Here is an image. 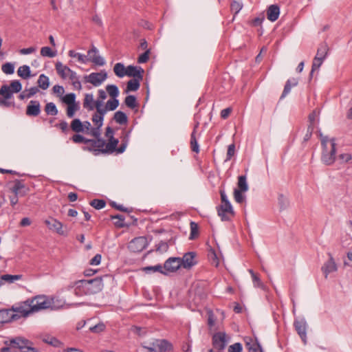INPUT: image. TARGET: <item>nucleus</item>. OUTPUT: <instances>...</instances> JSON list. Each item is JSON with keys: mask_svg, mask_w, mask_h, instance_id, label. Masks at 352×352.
I'll use <instances>...</instances> for the list:
<instances>
[{"mask_svg": "<svg viewBox=\"0 0 352 352\" xmlns=\"http://www.w3.org/2000/svg\"><path fill=\"white\" fill-rule=\"evenodd\" d=\"M22 89V85L18 80L10 82V85H3L0 88V107L8 108L14 106V102L10 101L14 93H19Z\"/></svg>", "mask_w": 352, "mask_h": 352, "instance_id": "f257e3e1", "label": "nucleus"}, {"mask_svg": "<svg viewBox=\"0 0 352 352\" xmlns=\"http://www.w3.org/2000/svg\"><path fill=\"white\" fill-rule=\"evenodd\" d=\"M6 346L1 349V352H37L35 348L30 346L28 340L17 337L6 341Z\"/></svg>", "mask_w": 352, "mask_h": 352, "instance_id": "f03ea898", "label": "nucleus"}, {"mask_svg": "<svg viewBox=\"0 0 352 352\" xmlns=\"http://www.w3.org/2000/svg\"><path fill=\"white\" fill-rule=\"evenodd\" d=\"M27 302H30L32 313L50 308L52 306L51 300L45 296H37L28 299Z\"/></svg>", "mask_w": 352, "mask_h": 352, "instance_id": "7ed1b4c3", "label": "nucleus"}, {"mask_svg": "<svg viewBox=\"0 0 352 352\" xmlns=\"http://www.w3.org/2000/svg\"><path fill=\"white\" fill-rule=\"evenodd\" d=\"M143 347L149 352H165L172 349V345L166 340H156L148 345H143Z\"/></svg>", "mask_w": 352, "mask_h": 352, "instance_id": "20e7f679", "label": "nucleus"}, {"mask_svg": "<svg viewBox=\"0 0 352 352\" xmlns=\"http://www.w3.org/2000/svg\"><path fill=\"white\" fill-rule=\"evenodd\" d=\"M87 293L94 294L100 292L103 288L102 277H96L90 280H85L84 283Z\"/></svg>", "mask_w": 352, "mask_h": 352, "instance_id": "39448f33", "label": "nucleus"}, {"mask_svg": "<svg viewBox=\"0 0 352 352\" xmlns=\"http://www.w3.org/2000/svg\"><path fill=\"white\" fill-rule=\"evenodd\" d=\"M330 142L331 149L329 151L327 150V148L326 149H322L321 157L322 162L327 166L333 164L336 160V144L335 142V139H331Z\"/></svg>", "mask_w": 352, "mask_h": 352, "instance_id": "423d86ee", "label": "nucleus"}, {"mask_svg": "<svg viewBox=\"0 0 352 352\" xmlns=\"http://www.w3.org/2000/svg\"><path fill=\"white\" fill-rule=\"evenodd\" d=\"M107 78V74L104 70L100 72H92L84 76L85 82H89L95 87L100 86Z\"/></svg>", "mask_w": 352, "mask_h": 352, "instance_id": "0eeeda50", "label": "nucleus"}, {"mask_svg": "<svg viewBox=\"0 0 352 352\" xmlns=\"http://www.w3.org/2000/svg\"><path fill=\"white\" fill-rule=\"evenodd\" d=\"M148 245L147 239L145 236H139L132 239L128 245V248L133 252H140Z\"/></svg>", "mask_w": 352, "mask_h": 352, "instance_id": "6e6552de", "label": "nucleus"}, {"mask_svg": "<svg viewBox=\"0 0 352 352\" xmlns=\"http://www.w3.org/2000/svg\"><path fill=\"white\" fill-rule=\"evenodd\" d=\"M218 215L221 217V221H230L234 217L235 212L231 204H221L217 207Z\"/></svg>", "mask_w": 352, "mask_h": 352, "instance_id": "1a4fd4ad", "label": "nucleus"}, {"mask_svg": "<svg viewBox=\"0 0 352 352\" xmlns=\"http://www.w3.org/2000/svg\"><path fill=\"white\" fill-rule=\"evenodd\" d=\"M12 310L17 315V320L22 317H27L30 314L32 313L30 302H27V300L19 305L13 306Z\"/></svg>", "mask_w": 352, "mask_h": 352, "instance_id": "9d476101", "label": "nucleus"}, {"mask_svg": "<svg viewBox=\"0 0 352 352\" xmlns=\"http://www.w3.org/2000/svg\"><path fill=\"white\" fill-rule=\"evenodd\" d=\"M182 267L181 258L179 257H170L168 258L164 264V269L166 272V275L169 273L175 272Z\"/></svg>", "mask_w": 352, "mask_h": 352, "instance_id": "9b49d317", "label": "nucleus"}, {"mask_svg": "<svg viewBox=\"0 0 352 352\" xmlns=\"http://www.w3.org/2000/svg\"><path fill=\"white\" fill-rule=\"evenodd\" d=\"M226 334L224 332H217L212 336V345L218 351H223L227 344Z\"/></svg>", "mask_w": 352, "mask_h": 352, "instance_id": "f8f14e48", "label": "nucleus"}, {"mask_svg": "<svg viewBox=\"0 0 352 352\" xmlns=\"http://www.w3.org/2000/svg\"><path fill=\"white\" fill-rule=\"evenodd\" d=\"M45 223L50 230L56 232L60 235H67V232L63 229V223L57 219L53 217H50L45 221Z\"/></svg>", "mask_w": 352, "mask_h": 352, "instance_id": "ddd939ff", "label": "nucleus"}, {"mask_svg": "<svg viewBox=\"0 0 352 352\" xmlns=\"http://www.w3.org/2000/svg\"><path fill=\"white\" fill-rule=\"evenodd\" d=\"M329 259L326 261L321 267V270L324 275V278H327L330 273L336 272L338 270L337 265L331 253H328Z\"/></svg>", "mask_w": 352, "mask_h": 352, "instance_id": "4468645a", "label": "nucleus"}, {"mask_svg": "<svg viewBox=\"0 0 352 352\" xmlns=\"http://www.w3.org/2000/svg\"><path fill=\"white\" fill-rule=\"evenodd\" d=\"M98 50L92 45L91 49L87 52V58L88 61L92 62L94 64L99 66H103L105 64L104 58L98 54Z\"/></svg>", "mask_w": 352, "mask_h": 352, "instance_id": "2eb2a0df", "label": "nucleus"}, {"mask_svg": "<svg viewBox=\"0 0 352 352\" xmlns=\"http://www.w3.org/2000/svg\"><path fill=\"white\" fill-rule=\"evenodd\" d=\"M294 326L298 334L301 338L303 342H307V322L305 319L296 320L294 322Z\"/></svg>", "mask_w": 352, "mask_h": 352, "instance_id": "dca6fc26", "label": "nucleus"}, {"mask_svg": "<svg viewBox=\"0 0 352 352\" xmlns=\"http://www.w3.org/2000/svg\"><path fill=\"white\" fill-rule=\"evenodd\" d=\"M195 257L196 253L194 252H189L184 254L182 258H181L182 266L185 269L191 268L197 263Z\"/></svg>", "mask_w": 352, "mask_h": 352, "instance_id": "f3484780", "label": "nucleus"}, {"mask_svg": "<svg viewBox=\"0 0 352 352\" xmlns=\"http://www.w3.org/2000/svg\"><path fill=\"white\" fill-rule=\"evenodd\" d=\"M17 315L12 309L0 310V323H8L17 320Z\"/></svg>", "mask_w": 352, "mask_h": 352, "instance_id": "a211bd4d", "label": "nucleus"}, {"mask_svg": "<svg viewBox=\"0 0 352 352\" xmlns=\"http://www.w3.org/2000/svg\"><path fill=\"white\" fill-rule=\"evenodd\" d=\"M25 113L28 116H38L41 113V104L38 100H31L26 107Z\"/></svg>", "mask_w": 352, "mask_h": 352, "instance_id": "6ab92c4d", "label": "nucleus"}, {"mask_svg": "<svg viewBox=\"0 0 352 352\" xmlns=\"http://www.w3.org/2000/svg\"><path fill=\"white\" fill-rule=\"evenodd\" d=\"M245 342L248 352H263V349L256 338L253 340L250 337H246Z\"/></svg>", "mask_w": 352, "mask_h": 352, "instance_id": "aec40b11", "label": "nucleus"}, {"mask_svg": "<svg viewBox=\"0 0 352 352\" xmlns=\"http://www.w3.org/2000/svg\"><path fill=\"white\" fill-rule=\"evenodd\" d=\"M88 143H90L91 146L90 147H84V150H88L89 151H93V152H94L95 155H97L100 152L95 151L94 150L104 148V146L106 144L105 141L101 138H98L96 140H89V141H88Z\"/></svg>", "mask_w": 352, "mask_h": 352, "instance_id": "412c9836", "label": "nucleus"}, {"mask_svg": "<svg viewBox=\"0 0 352 352\" xmlns=\"http://www.w3.org/2000/svg\"><path fill=\"white\" fill-rule=\"evenodd\" d=\"M28 188L25 187L24 184L21 180H15L14 184L12 188V191L16 196L23 197L25 196L28 192Z\"/></svg>", "mask_w": 352, "mask_h": 352, "instance_id": "4be33fe9", "label": "nucleus"}, {"mask_svg": "<svg viewBox=\"0 0 352 352\" xmlns=\"http://www.w3.org/2000/svg\"><path fill=\"white\" fill-rule=\"evenodd\" d=\"M144 69L140 67L129 65L126 67V76L133 77L135 78L142 79Z\"/></svg>", "mask_w": 352, "mask_h": 352, "instance_id": "5701e85b", "label": "nucleus"}, {"mask_svg": "<svg viewBox=\"0 0 352 352\" xmlns=\"http://www.w3.org/2000/svg\"><path fill=\"white\" fill-rule=\"evenodd\" d=\"M280 14V8L276 4L271 5L267 10V18L269 21L274 22L276 21Z\"/></svg>", "mask_w": 352, "mask_h": 352, "instance_id": "b1692460", "label": "nucleus"}, {"mask_svg": "<svg viewBox=\"0 0 352 352\" xmlns=\"http://www.w3.org/2000/svg\"><path fill=\"white\" fill-rule=\"evenodd\" d=\"M118 142V140L115 138L109 139V142L105 144V148H100L94 151L101 152L102 153H113L116 151Z\"/></svg>", "mask_w": 352, "mask_h": 352, "instance_id": "393cba45", "label": "nucleus"}, {"mask_svg": "<svg viewBox=\"0 0 352 352\" xmlns=\"http://www.w3.org/2000/svg\"><path fill=\"white\" fill-rule=\"evenodd\" d=\"M55 67L58 74L63 79L67 78L69 72H71V69L69 67L63 65L60 62H57L56 63Z\"/></svg>", "mask_w": 352, "mask_h": 352, "instance_id": "a878e982", "label": "nucleus"}, {"mask_svg": "<svg viewBox=\"0 0 352 352\" xmlns=\"http://www.w3.org/2000/svg\"><path fill=\"white\" fill-rule=\"evenodd\" d=\"M85 280H80L75 283L74 292L76 296H82L83 295H89L86 289H84Z\"/></svg>", "mask_w": 352, "mask_h": 352, "instance_id": "bb28decb", "label": "nucleus"}, {"mask_svg": "<svg viewBox=\"0 0 352 352\" xmlns=\"http://www.w3.org/2000/svg\"><path fill=\"white\" fill-rule=\"evenodd\" d=\"M298 79L296 78L287 80L280 99H283L290 92L292 87H296L298 85Z\"/></svg>", "mask_w": 352, "mask_h": 352, "instance_id": "cd10ccee", "label": "nucleus"}, {"mask_svg": "<svg viewBox=\"0 0 352 352\" xmlns=\"http://www.w3.org/2000/svg\"><path fill=\"white\" fill-rule=\"evenodd\" d=\"M17 74L23 79H28L31 76L30 67L26 65L19 67L17 70Z\"/></svg>", "mask_w": 352, "mask_h": 352, "instance_id": "c85d7f7f", "label": "nucleus"}, {"mask_svg": "<svg viewBox=\"0 0 352 352\" xmlns=\"http://www.w3.org/2000/svg\"><path fill=\"white\" fill-rule=\"evenodd\" d=\"M328 51V45L324 42L321 43L318 47L316 56L321 58L322 59H325L327 56Z\"/></svg>", "mask_w": 352, "mask_h": 352, "instance_id": "c756f323", "label": "nucleus"}, {"mask_svg": "<svg viewBox=\"0 0 352 352\" xmlns=\"http://www.w3.org/2000/svg\"><path fill=\"white\" fill-rule=\"evenodd\" d=\"M94 100L93 95L91 94H87L85 96L83 100V107L89 111H93L94 109Z\"/></svg>", "mask_w": 352, "mask_h": 352, "instance_id": "7c9ffc66", "label": "nucleus"}, {"mask_svg": "<svg viewBox=\"0 0 352 352\" xmlns=\"http://www.w3.org/2000/svg\"><path fill=\"white\" fill-rule=\"evenodd\" d=\"M142 270L146 273L151 272H160L162 274L166 275V272L164 271V266L160 264L155 266H147L143 267Z\"/></svg>", "mask_w": 352, "mask_h": 352, "instance_id": "2f4dec72", "label": "nucleus"}, {"mask_svg": "<svg viewBox=\"0 0 352 352\" xmlns=\"http://www.w3.org/2000/svg\"><path fill=\"white\" fill-rule=\"evenodd\" d=\"M113 120L119 124H126L128 122L126 113L121 111H116L114 113Z\"/></svg>", "mask_w": 352, "mask_h": 352, "instance_id": "473e14b6", "label": "nucleus"}, {"mask_svg": "<svg viewBox=\"0 0 352 352\" xmlns=\"http://www.w3.org/2000/svg\"><path fill=\"white\" fill-rule=\"evenodd\" d=\"M113 72L119 78H122L124 76H126V68H125L124 65L121 63H118L115 65Z\"/></svg>", "mask_w": 352, "mask_h": 352, "instance_id": "72a5a7b5", "label": "nucleus"}, {"mask_svg": "<svg viewBox=\"0 0 352 352\" xmlns=\"http://www.w3.org/2000/svg\"><path fill=\"white\" fill-rule=\"evenodd\" d=\"M142 79L139 78H133L128 81L126 85L127 91H137L140 87V82Z\"/></svg>", "mask_w": 352, "mask_h": 352, "instance_id": "f704fd0d", "label": "nucleus"}, {"mask_svg": "<svg viewBox=\"0 0 352 352\" xmlns=\"http://www.w3.org/2000/svg\"><path fill=\"white\" fill-rule=\"evenodd\" d=\"M38 85L43 90L47 89L50 85L49 78L45 74H41L37 81Z\"/></svg>", "mask_w": 352, "mask_h": 352, "instance_id": "c9c22d12", "label": "nucleus"}, {"mask_svg": "<svg viewBox=\"0 0 352 352\" xmlns=\"http://www.w3.org/2000/svg\"><path fill=\"white\" fill-rule=\"evenodd\" d=\"M324 60V59H322L321 58H318L317 56L314 57V58L313 60V63H312L311 70V72L309 74V78L310 79L312 78L313 74H314V71L320 68V67L322 65Z\"/></svg>", "mask_w": 352, "mask_h": 352, "instance_id": "e433bc0d", "label": "nucleus"}, {"mask_svg": "<svg viewBox=\"0 0 352 352\" xmlns=\"http://www.w3.org/2000/svg\"><path fill=\"white\" fill-rule=\"evenodd\" d=\"M71 128L72 131L76 133L83 132L84 131L83 124L78 118H76L72 120L71 123Z\"/></svg>", "mask_w": 352, "mask_h": 352, "instance_id": "4c0bfd02", "label": "nucleus"}, {"mask_svg": "<svg viewBox=\"0 0 352 352\" xmlns=\"http://www.w3.org/2000/svg\"><path fill=\"white\" fill-rule=\"evenodd\" d=\"M124 104L126 106L131 109L138 107V103L135 96L133 95L127 96L124 99Z\"/></svg>", "mask_w": 352, "mask_h": 352, "instance_id": "58836bf2", "label": "nucleus"}, {"mask_svg": "<svg viewBox=\"0 0 352 352\" xmlns=\"http://www.w3.org/2000/svg\"><path fill=\"white\" fill-rule=\"evenodd\" d=\"M190 148L195 153L199 152V147L195 135V130H193L190 135Z\"/></svg>", "mask_w": 352, "mask_h": 352, "instance_id": "ea45409f", "label": "nucleus"}, {"mask_svg": "<svg viewBox=\"0 0 352 352\" xmlns=\"http://www.w3.org/2000/svg\"><path fill=\"white\" fill-rule=\"evenodd\" d=\"M106 91L113 98H117L119 95L118 87L115 85H108L106 87Z\"/></svg>", "mask_w": 352, "mask_h": 352, "instance_id": "a19ab883", "label": "nucleus"}, {"mask_svg": "<svg viewBox=\"0 0 352 352\" xmlns=\"http://www.w3.org/2000/svg\"><path fill=\"white\" fill-rule=\"evenodd\" d=\"M68 55L72 58H77L78 60L81 63H85L88 61L87 56L76 52L72 50L69 51Z\"/></svg>", "mask_w": 352, "mask_h": 352, "instance_id": "79ce46f5", "label": "nucleus"}, {"mask_svg": "<svg viewBox=\"0 0 352 352\" xmlns=\"http://www.w3.org/2000/svg\"><path fill=\"white\" fill-rule=\"evenodd\" d=\"M45 111L47 115L51 116H56L58 112L56 106L53 102L47 103L45 107Z\"/></svg>", "mask_w": 352, "mask_h": 352, "instance_id": "37998d69", "label": "nucleus"}, {"mask_svg": "<svg viewBox=\"0 0 352 352\" xmlns=\"http://www.w3.org/2000/svg\"><path fill=\"white\" fill-rule=\"evenodd\" d=\"M238 190L242 191H247L248 190V186L246 182V177L245 175H241L238 178Z\"/></svg>", "mask_w": 352, "mask_h": 352, "instance_id": "c03bdc74", "label": "nucleus"}, {"mask_svg": "<svg viewBox=\"0 0 352 352\" xmlns=\"http://www.w3.org/2000/svg\"><path fill=\"white\" fill-rule=\"evenodd\" d=\"M190 234L189 239L190 240H192V239H195L198 236L199 227H198L197 223H196L194 221L190 222Z\"/></svg>", "mask_w": 352, "mask_h": 352, "instance_id": "a18cd8bd", "label": "nucleus"}, {"mask_svg": "<svg viewBox=\"0 0 352 352\" xmlns=\"http://www.w3.org/2000/svg\"><path fill=\"white\" fill-rule=\"evenodd\" d=\"M119 106V100L117 98H111L106 103V109L109 111H114Z\"/></svg>", "mask_w": 352, "mask_h": 352, "instance_id": "49530a36", "label": "nucleus"}, {"mask_svg": "<svg viewBox=\"0 0 352 352\" xmlns=\"http://www.w3.org/2000/svg\"><path fill=\"white\" fill-rule=\"evenodd\" d=\"M76 95L73 93L67 94L63 97L62 101L68 105L76 104Z\"/></svg>", "mask_w": 352, "mask_h": 352, "instance_id": "de8ad7c7", "label": "nucleus"}, {"mask_svg": "<svg viewBox=\"0 0 352 352\" xmlns=\"http://www.w3.org/2000/svg\"><path fill=\"white\" fill-rule=\"evenodd\" d=\"M90 205L93 208H94L97 210H100V209L103 208L106 206V201L103 199H93L92 201H91Z\"/></svg>", "mask_w": 352, "mask_h": 352, "instance_id": "09e8293b", "label": "nucleus"}, {"mask_svg": "<svg viewBox=\"0 0 352 352\" xmlns=\"http://www.w3.org/2000/svg\"><path fill=\"white\" fill-rule=\"evenodd\" d=\"M45 343H47L53 346L59 347L62 343L56 338L52 336H47L43 339Z\"/></svg>", "mask_w": 352, "mask_h": 352, "instance_id": "8fccbe9b", "label": "nucleus"}, {"mask_svg": "<svg viewBox=\"0 0 352 352\" xmlns=\"http://www.w3.org/2000/svg\"><path fill=\"white\" fill-rule=\"evenodd\" d=\"M41 55L43 56L53 58L56 56V52H53L50 47H43L41 50Z\"/></svg>", "mask_w": 352, "mask_h": 352, "instance_id": "3c124183", "label": "nucleus"}, {"mask_svg": "<svg viewBox=\"0 0 352 352\" xmlns=\"http://www.w3.org/2000/svg\"><path fill=\"white\" fill-rule=\"evenodd\" d=\"M1 69L6 74H12L14 72V65L12 63H6L1 66Z\"/></svg>", "mask_w": 352, "mask_h": 352, "instance_id": "603ef678", "label": "nucleus"}, {"mask_svg": "<svg viewBox=\"0 0 352 352\" xmlns=\"http://www.w3.org/2000/svg\"><path fill=\"white\" fill-rule=\"evenodd\" d=\"M242 8L243 5L241 3L235 0L232 1L230 5V9L232 12H234V17L240 12Z\"/></svg>", "mask_w": 352, "mask_h": 352, "instance_id": "864d4df0", "label": "nucleus"}, {"mask_svg": "<svg viewBox=\"0 0 352 352\" xmlns=\"http://www.w3.org/2000/svg\"><path fill=\"white\" fill-rule=\"evenodd\" d=\"M111 219H118L117 221L114 222V224L118 228H123L125 226L124 224V217L121 214L112 215L111 217Z\"/></svg>", "mask_w": 352, "mask_h": 352, "instance_id": "5fc2aeb1", "label": "nucleus"}, {"mask_svg": "<svg viewBox=\"0 0 352 352\" xmlns=\"http://www.w3.org/2000/svg\"><path fill=\"white\" fill-rule=\"evenodd\" d=\"M243 192L244 191L238 190L237 188H235L234 190V200L239 204L243 203L245 200V196L243 195Z\"/></svg>", "mask_w": 352, "mask_h": 352, "instance_id": "6e6d98bb", "label": "nucleus"}, {"mask_svg": "<svg viewBox=\"0 0 352 352\" xmlns=\"http://www.w3.org/2000/svg\"><path fill=\"white\" fill-rule=\"evenodd\" d=\"M79 109L78 104L68 105L67 108V116L69 118H73L75 112Z\"/></svg>", "mask_w": 352, "mask_h": 352, "instance_id": "4d7b16f0", "label": "nucleus"}, {"mask_svg": "<svg viewBox=\"0 0 352 352\" xmlns=\"http://www.w3.org/2000/svg\"><path fill=\"white\" fill-rule=\"evenodd\" d=\"M21 278V275H10V274H4L1 276V279L4 281H7L9 283H13L15 280H19Z\"/></svg>", "mask_w": 352, "mask_h": 352, "instance_id": "13d9d810", "label": "nucleus"}, {"mask_svg": "<svg viewBox=\"0 0 352 352\" xmlns=\"http://www.w3.org/2000/svg\"><path fill=\"white\" fill-rule=\"evenodd\" d=\"M104 329H105V325L102 322L98 323V324H97L93 327H91L89 328V331L93 333H98L102 332L104 331Z\"/></svg>", "mask_w": 352, "mask_h": 352, "instance_id": "bf43d9fd", "label": "nucleus"}, {"mask_svg": "<svg viewBox=\"0 0 352 352\" xmlns=\"http://www.w3.org/2000/svg\"><path fill=\"white\" fill-rule=\"evenodd\" d=\"M72 140L75 143H88V141H89V139H86L85 137H83L82 135L80 134H75L72 137Z\"/></svg>", "mask_w": 352, "mask_h": 352, "instance_id": "052dcab7", "label": "nucleus"}, {"mask_svg": "<svg viewBox=\"0 0 352 352\" xmlns=\"http://www.w3.org/2000/svg\"><path fill=\"white\" fill-rule=\"evenodd\" d=\"M150 50H146L143 54L139 56L138 58V63H145L149 59Z\"/></svg>", "mask_w": 352, "mask_h": 352, "instance_id": "680f3d73", "label": "nucleus"}, {"mask_svg": "<svg viewBox=\"0 0 352 352\" xmlns=\"http://www.w3.org/2000/svg\"><path fill=\"white\" fill-rule=\"evenodd\" d=\"M91 120H92V122L94 123V124L96 126L101 127L102 126V124H103V120H104V118H102V117L99 116V115H98L96 113H94L92 115Z\"/></svg>", "mask_w": 352, "mask_h": 352, "instance_id": "e2e57ef3", "label": "nucleus"}, {"mask_svg": "<svg viewBox=\"0 0 352 352\" xmlns=\"http://www.w3.org/2000/svg\"><path fill=\"white\" fill-rule=\"evenodd\" d=\"M111 206L113 208H116V210L122 211V212H131L132 211V208H125L122 205L118 204L114 201H112L111 203Z\"/></svg>", "mask_w": 352, "mask_h": 352, "instance_id": "0e129e2a", "label": "nucleus"}, {"mask_svg": "<svg viewBox=\"0 0 352 352\" xmlns=\"http://www.w3.org/2000/svg\"><path fill=\"white\" fill-rule=\"evenodd\" d=\"M243 347L241 343L236 342L232 344L228 348V352H242Z\"/></svg>", "mask_w": 352, "mask_h": 352, "instance_id": "69168bd1", "label": "nucleus"}, {"mask_svg": "<svg viewBox=\"0 0 352 352\" xmlns=\"http://www.w3.org/2000/svg\"><path fill=\"white\" fill-rule=\"evenodd\" d=\"M235 152V145L234 144H231L228 146L227 151V156L226 161H229L232 157L234 155Z\"/></svg>", "mask_w": 352, "mask_h": 352, "instance_id": "338daca9", "label": "nucleus"}, {"mask_svg": "<svg viewBox=\"0 0 352 352\" xmlns=\"http://www.w3.org/2000/svg\"><path fill=\"white\" fill-rule=\"evenodd\" d=\"M58 127L63 133H67L69 131L68 124L66 121L63 120L59 124L55 125Z\"/></svg>", "mask_w": 352, "mask_h": 352, "instance_id": "774afa93", "label": "nucleus"}]
</instances>
